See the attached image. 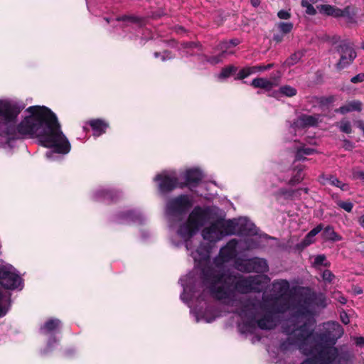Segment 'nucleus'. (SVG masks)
Masks as SVG:
<instances>
[{
    "mask_svg": "<svg viewBox=\"0 0 364 364\" xmlns=\"http://www.w3.org/2000/svg\"><path fill=\"white\" fill-rule=\"evenodd\" d=\"M257 237L245 241V247L232 239L223 247L215 258V267H208L213 279L210 289L216 299L232 308L240 318L238 324L242 333H252L258 326L262 329L274 328L279 320V314L291 307L293 298L289 295V284L286 280L275 281L272 284V293L264 292L259 302L242 301L240 294L260 291L269 282L264 274L244 277L235 275L224 269L225 264L233 259L238 251L249 250L259 247Z\"/></svg>",
    "mask_w": 364,
    "mask_h": 364,
    "instance_id": "1",
    "label": "nucleus"
},
{
    "mask_svg": "<svg viewBox=\"0 0 364 364\" xmlns=\"http://www.w3.org/2000/svg\"><path fill=\"white\" fill-rule=\"evenodd\" d=\"M173 231L186 243V247L194 262L207 263L211 247L192 240L201 229L204 240L216 243L231 235L255 236V225L247 218L225 220L224 212L216 206L196 205L186 218H180L171 225Z\"/></svg>",
    "mask_w": 364,
    "mask_h": 364,
    "instance_id": "2",
    "label": "nucleus"
},
{
    "mask_svg": "<svg viewBox=\"0 0 364 364\" xmlns=\"http://www.w3.org/2000/svg\"><path fill=\"white\" fill-rule=\"evenodd\" d=\"M208 262L207 263L195 262L194 271L180 279L183 289L181 299L191 308V313L195 317L196 322L210 323L219 316L211 309L206 308L205 311H202L203 306L198 308L197 304H194L196 302L200 305L209 294L215 298L210 289L213 276H210V272L206 266Z\"/></svg>",
    "mask_w": 364,
    "mask_h": 364,
    "instance_id": "3",
    "label": "nucleus"
},
{
    "mask_svg": "<svg viewBox=\"0 0 364 364\" xmlns=\"http://www.w3.org/2000/svg\"><path fill=\"white\" fill-rule=\"evenodd\" d=\"M289 310L295 311V314L282 323V328L289 327L291 329L300 330L303 328L304 325H306L309 333L314 336L313 344H316L319 350H323L328 346H333L343 334V329L338 323L328 322L323 326V332L318 336L311 331V315L309 311L297 308L292 302L291 307Z\"/></svg>",
    "mask_w": 364,
    "mask_h": 364,
    "instance_id": "4",
    "label": "nucleus"
},
{
    "mask_svg": "<svg viewBox=\"0 0 364 364\" xmlns=\"http://www.w3.org/2000/svg\"><path fill=\"white\" fill-rule=\"evenodd\" d=\"M304 325L303 328L291 329L284 327L283 331L287 336L285 341L282 342L280 349L283 351L299 349L305 355H313L301 364H327L323 351L319 350L316 344H313L314 336L309 334V330Z\"/></svg>",
    "mask_w": 364,
    "mask_h": 364,
    "instance_id": "5",
    "label": "nucleus"
},
{
    "mask_svg": "<svg viewBox=\"0 0 364 364\" xmlns=\"http://www.w3.org/2000/svg\"><path fill=\"white\" fill-rule=\"evenodd\" d=\"M0 285L9 290L21 291L23 288V280L17 269L2 261H0Z\"/></svg>",
    "mask_w": 364,
    "mask_h": 364,
    "instance_id": "6",
    "label": "nucleus"
},
{
    "mask_svg": "<svg viewBox=\"0 0 364 364\" xmlns=\"http://www.w3.org/2000/svg\"><path fill=\"white\" fill-rule=\"evenodd\" d=\"M161 193H167L176 188H183V182H179L177 173L173 170H165L156 175L154 178Z\"/></svg>",
    "mask_w": 364,
    "mask_h": 364,
    "instance_id": "7",
    "label": "nucleus"
},
{
    "mask_svg": "<svg viewBox=\"0 0 364 364\" xmlns=\"http://www.w3.org/2000/svg\"><path fill=\"white\" fill-rule=\"evenodd\" d=\"M193 203L192 197L188 195H181L171 198L166 203V214L170 217L178 216L188 210Z\"/></svg>",
    "mask_w": 364,
    "mask_h": 364,
    "instance_id": "8",
    "label": "nucleus"
},
{
    "mask_svg": "<svg viewBox=\"0 0 364 364\" xmlns=\"http://www.w3.org/2000/svg\"><path fill=\"white\" fill-rule=\"evenodd\" d=\"M235 267L241 272L264 273L268 271L267 261L257 257L242 261L237 259L235 261Z\"/></svg>",
    "mask_w": 364,
    "mask_h": 364,
    "instance_id": "9",
    "label": "nucleus"
},
{
    "mask_svg": "<svg viewBox=\"0 0 364 364\" xmlns=\"http://www.w3.org/2000/svg\"><path fill=\"white\" fill-rule=\"evenodd\" d=\"M323 355L327 364H346L348 360H351L353 355L348 351L339 352L333 346H328L323 350Z\"/></svg>",
    "mask_w": 364,
    "mask_h": 364,
    "instance_id": "10",
    "label": "nucleus"
},
{
    "mask_svg": "<svg viewBox=\"0 0 364 364\" xmlns=\"http://www.w3.org/2000/svg\"><path fill=\"white\" fill-rule=\"evenodd\" d=\"M322 120L319 114H299L291 126L292 132H299L304 129L315 127Z\"/></svg>",
    "mask_w": 364,
    "mask_h": 364,
    "instance_id": "11",
    "label": "nucleus"
},
{
    "mask_svg": "<svg viewBox=\"0 0 364 364\" xmlns=\"http://www.w3.org/2000/svg\"><path fill=\"white\" fill-rule=\"evenodd\" d=\"M338 52L341 55L339 62L337 66L339 69H343L346 66L348 65L356 57V53L354 49L350 46L349 43H342L338 48Z\"/></svg>",
    "mask_w": 364,
    "mask_h": 364,
    "instance_id": "12",
    "label": "nucleus"
},
{
    "mask_svg": "<svg viewBox=\"0 0 364 364\" xmlns=\"http://www.w3.org/2000/svg\"><path fill=\"white\" fill-rule=\"evenodd\" d=\"M181 177L184 179L183 187L188 186L189 187L195 186L203 178V173L198 168H191L186 169L181 174Z\"/></svg>",
    "mask_w": 364,
    "mask_h": 364,
    "instance_id": "13",
    "label": "nucleus"
},
{
    "mask_svg": "<svg viewBox=\"0 0 364 364\" xmlns=\"http://www.w3.org/2000/svg\"><path fill=\"white\" fill-rule=\"evenodd\" d=\"M279 77L274 76L268 78L257 77L252 80L251 85L255 88H262L266 91H270L273 87L279 84Z\"/></svg>",
    "mask_w": 364,
    "mask_h": 364,
    "instance_id": "14",
    "label": "nucleus"
},
{
    "mask_svg": "<svg viewBox=\"0 0 364 364\" xmlns=\"http://www.w3.org/2000/svg\"><path fill=\"white\" fill-rule=\"evenodd\" d=\"M88 124L90 126L93 131V135L95 136H100L105 134L107 129L109 127V124L107 121L102 119H92L88 122Z\"/></svg>",
    "mask_w": 364,
    "mask_h": 364,
    "instance_id": "15",
    "label": "nucleus"
},
{
    "mask_svg": "<svg viewBox=\"0 0 364 364\" xmlns=\"http://www.w3.org/2000/svg\"><path fill=\"white\" fill-rule=\"evenodd\" d=\"M61 322L57 318H50L41 327V332L44 335H54L60 328Z\"/></svg>",
    "mask_w": 364,
    "mask_h": 364,
    "instance_id": "16",
    "label": "nucleus"
},
{
    "mask_svg": "<svg viewBox=\"0 0 364 364\" xmlns=\"http://www.w3.org/2000/svg\"><path fill=\"white\" fill-rule=\"evenodd\" d=\"M227 48V43L223 44L220 48L221 52L218 55L205 57V60L211 65H216L223 62L228 55H232L233 53V51H228L225 50V48Z\"/></svg>",
    "mask_w": 364,
    "mask_h": 364,
    "instance_id": "17",
    "label": "nucleus"
},
{
    "mask_svg": "<svg viewBox=\"0 0 364 364\" xmlns=\"http://www.w3.org/2000/svg\"><path fill=\"white\" fill-rule=\"evenodd\" d=\"M11 306L10 296L0 289V318L4 316Z\"/></svg>",
    "mask_w": 364,
    "mask_h": 364,
    "instance_id": "18",
    "label": "nucleus"
},
{
    "mask_svg": "<svg viewBox=\"0 0 364 364\" xmlns=\"http://www.w3.org/2000/svg\"><path fill=\"white\" fill-rule=\"evenodd\" d=\"M318 12L321 14L338 18L339 8L329 4H322L316 6Z\"/></svg>",
    "mask_w": 364,
    "mask_h": 364,
    "instance_id": "19",
    "label": "nucleus"
},
{
    "mask_svg": "<svg viewBox=\"0 0 364 364\" xmlns=\"http://www.w3.org/2000/svg\"><path fill=\"white\" fill-rule=\"evenodd\" d=\"M321 182L323 184H330L331 186H336L339 188L342 191H348V185L346 183H343L338 178L333 176H323L321 178Z\"/></svg>",
    "mask_w": 364,
    "mask_h": 364,
    "instance_id": "20",
    "label": "nucleus"
},
{
    "mask_svg": "<svg viewBox=\"0 0 364 364\" xmlns=\"http://www.w3.org/2000/svg\"><path fill=\"white\" fill-rule=\"evenodd\" d=\"M318 153V151L312 148L306 147L305 146H301L297 148L295 153V160L296 161H301L305 160L306 159V156H310L314 154Z\"/></svg>",
    "mask_w": 364,
    "mask_h": 364,
    "instance_id": "21",
    "label": "nucleus"
},
{
    "mask_svg": "<svg viewBox=\"0 0 364 364\" xmlns=\"http://www.w3.org/2000/svg\"><path fill=\"white\" fill-rule=\"evenodd\" d=\"M356 9L354 7L348 6L343 9H339V17L345 18L348 22H354L355 21V16L356 14Z\"/></svg>",
    "mask_w": 364,
    "mask_h": 364,
    "instance_id": "22",
    "label": "nucleus"
},
{
    "mask_svg": "<svg viewBox=\"0 0 364 364\" xmlns=\"http://www.w3.org/2000/svg\"><path fill=\"white\" fill-rule=\"evenodd\" d=\"M323 230V225H318L314 229H312L305 237L301 242V246L303 247H306L314 242V237L318 234Z\"/></svg>",
    "mask_w": 364,
    "mask_h": 364,
    "instance_id": "23",
    "label": "nucleus"
},
{
    "mask_svg": "<svg viewBox=\"0 0 364 364\" xmlns=\"http://www.w3.org/2000/svg\"><path fill=\"white\" fill-rule=\"evenodd\" d=\"M142 215L139 213L135 211H128L120 214L121 222H141L142 220Z\"/></svg>",
    "mask_w": 364,
    "mask_h": 364,
    "instance_id": "24",
    "label": "nucleus"
},
{
    "mask_svg": "<svg viewBox=\"0 0 364 364\" xmlns=\"http://www.w3.org/2000/svg\"><path fill=\"white\" fill-rule=\"evenodd\" d=\"M323 236L326 240L333 242L340 241L342 239L341 236L337 234L331 226H327L323 230Z\"/></svg>",
    "mask_w": 364,
    "mask_h": 364,
    "instance_id": "25",
    "label": "nucleus"
},
{
    "mask_svg": "<svg viewBox=\"0 0 364 364\" xmlns=\"http://www.w3.org/2000/svg\"><path fill=\"white\" fill-rule=\"evenodd\" d=\"M237 70V68L230 65L228 66H226L223 68L221 70V72L218 75V79L220 80H225L229 77H230L232 75L235 73Z\"/></svg>",
    "mask_w": 364,
    "mask_h": 364,
    "instance_id": "26",
    "label": "nucleus"
},
{
    "mask_svg": "<svg viewBox=\"0 0 364 364\" xmlns=\"http://www.w3.org/2000/svg\"><path fill=\"white\" fill-rule=\"evenodd\" d=\"M315 3L316 0H302L301 4L306 9V14L314 16L316 14V9L314 7Z\"/></svg>",
    "mask_w": 364,
    "mask_h": 364,
    "instance_id": "27",
    "label": "nucleus"
},
{
    "mask_svg": "<svg viewBox=\"0 0 364 364\" xmlns=\"http://www.w3.org/2000/svg\"><path fill=\"white\" fill-rule=\"evenodd\" d=\"M280 93L282 95L287 96V97H293L296 95L297 91L296 90L291 87L289 85H284L280 87L279 89Z\"/></svg>",
    "mask_w": 364,
    "mask_h": 364,
    "instance_id": "28",
    "label": "nucleus"
},
{
    "mask_svg": "<svg viewBox=\"0 0 364 364\" xmlns=\"http://www.w3.org/2000/svg\"><path fill=\"white\" fill-rule=\"evenodd\" d=\"M277 26L278 29L284 34L289 33L293 28V24L291 22H279Z\"/></svg>",
    "mask_w": 364,
    "mask_h": 364,
    "instance_id": "29",
    "label": "nucleus"
},
{
    "mask_svg": "<svg viewBox=\"0 0 364 364\" xmlns=\"http://www.w3.org/2000/svg\"><path fill=\"white\" fill-rule=\"evenodd\" d=\"M340 130L344 133L350 134L352 132L350 122L348 120L343 119L338 123Z\"/></svg>",
    "mask_w": 364,
    "mask_h": 364,
    "instance_id": "30",
    "label": "nucleus"
},
{
    "mask_svg": "<svg viewBox=\"0 0 364 364\" xmlns=\"http://www.w3.org/2000/svg\"><path fill=\"white\" fill-rule=\"evenodd\" d=\"M154 55L156 58H160L161 61L170 60L173 58V55L167 50H164L162 53L156 52L154 53Z\"/></svg>",
    "mask_w": 364,
    "mask_h": 364,
    "instance_id": "31",
    "label": "nucleus"
},
{
    "mask_svg": "<svg viewBox=\"0 0 364 364\" xmlns=\"http://www.w3.org/2000/svg\"><path fill=\"white\" fill-rule=\"evenodd\" d=\"M302 54L300 52L295 53L286 60V64L289 66L296 64L301 58Z\"/></svg>",
    "mask_w": 364,
    "mask_h": 364,
    "instance_id": "32",
    "label": "nucleus"
},
{
    "mask_svg": "<svg viewBox=\"0 0 364 364\" xmlns=\"http://www.w3.org/2000/svg\"><path fill=\"white\" fill-rule=\"evenodd\" d=\"M337 205L348 213H350L353 208V204L350 201L338 200Z\"/></svg>",
    "mask_w": 364,
    "mask_h": 364,
    "instance_id": "33",
    "label": "nucleus"
},
{
    "mask_svg": "<svg viewBox=\"0 0 364 364\" xmlns=\"http://www.w3.org/2000/svg\"><path fill=\"white\" fill-rule=\"evenodd\" d=\"M57 342H58L57 338L54 336H51L48 341L45 352L48 353L50 350H52L53 348H54V346L57 344Z\"/></svg>",
    "mask_w": 364,
    "mask_h": 364,
    "instance_id": "34",
    "label": "nucleus"
},
{
    "mask_svg": "<svg viewBox=\"0 0 364 364\" xmlns=\"http://www.w3.org/2000/svg\"><path fill=\"white\" fill-rule=\"evenodd\" d=\"M250 75V72H249L247 68L245 67L238 72V73L235 79V80H242V79L247 77Z\"/></svg>",
    "mask_w": 364,
    "mask_h": 364,
    "instance_id": "35",
    "label": "nucleus"
},
{
    "mask_svg": "<svg viewBox=\"0 0 364 364\" xmlns=\"http://www.w3.org/2000/svg\"><path fill=\"white\" fill-rule=\"evenodd\" d=\"M334 274L330 270H325L322 274V278L324 281L331 282L334 279Z\"/></svg>",
    "mask_w": 364,
    "mask_h": 364,
    "instance_id": "36",
    "label": "nucleus"
},
{
    "mask_svg": "<svg viewBox=\"0 0 364 364\" xmlns=\"http://www.w3.org/2000/svg\"><path fill=\"white\" fill-rule=\"evenodd\" d=\"M349 104L350 107V109H351V111H360L362 109V104L359 101H351L349 102Z\"/></svg>",
    "mask_w": 364,
    "mask_h": 364,
    "instance_id": "37",
    "label": "nucleus"
},
{
    "mask_svg": "<svg viewBox=\"0 0 364 364\" xmlns=\"http://www.w3.org/2000/svg\"><path fill=\"white\" fill-rule=\"evenodd\" d=\"M302 168L299 169L298 172L293 176L290 182L292 183H299L303 179Z\"/></svg>",
    "mask_w": 364,
    "mask_h": 364,
    "instance_id": "38",
    "label": "nucleus"
},
{
    "mask_svg": "<svg viewBox=\"0 0 364 364\" xmlns=\"http://www.w3.org/2000/svg\"><path fill=\"white\" fill-rule=\"evenodd\" d=\"M277 16L281 19H289L291 17V14L289 11L285 10H281L277 13Z\"/></svg>",
    "mask_w": 364,
    "mask_h": 364,
    "instance_id": "39",
    "label": "nucleus"
},
{
    "mask_svg": "<svg viewBox=\"0 0 364 364\" xmlns=\"http://www.w3.org/2000/svg\"><path fill=\"white\" fill-rule=\"evenodd\" d=\"M109 192L105 189H100L96 191L95 193V198H107L108 197Z\"/></svg>",
    "mask_w": 364,
    "mask_h": 364,
    "instance_id": "40",
    "label": "nucleus"
},
{
    "mask_svg": "<svg viewBox=\"0 0 364 364\" xmlns=\"http://www.w3.org/2000/svg\"><path fill=\"white\" fill-rule=\"evenodd\" d=\"M350 81L353 83H358L364 81V73H359L357 75L353 77Z\"/></svg>",
    "mask_w": 364,
    "mask_h": 364,
    "instance_id": "41",
    "label": "nucleus"
},
{
    "mask_svg": "<svg viewBox=\"0 0 364 364\" xmlns=\"http://www.w3.org/2000/svg\"><path fill=\"white\" fill-rule=\"evenodd\" d=\"M326 260V257L323 255H318L315 257L314 264V265H321L323 264V262Z\"/></svg>",
    "mask_w": 364,
    "mask_h": 364,
    "instance_id": "42",
    "label": "nucleus"
},
{
    "mask_svg": "<svg viewBox=\"0 0 364 364\" xmlns=\"http://www.w3.org/2000/svg\"><path fill=\"white\" fill-rule=\"evenodd\" d=\"M353 176L354 178L357 179H363L364 180V171L360 170H355L353 172Z\"/></svg>",
    "mask_w": 364,
    "mask_h": 364,
    "instance_id": "43",
    "label": "nucleus"
},
{
    "mask_svg": "<svg viewBox=\"0 0 364 364\" xmlns=\"http://www.w3.org/2000/svg\"><path fill=\"white\" fill-rule=\"evenodd\" d=\"M350 104L349 102L346 104L345 105L341 107L338 111L340 112L341 114H346L349 112H352L351 109H350Z\"/></svg>",
    "mask_w": 364,
    "mask_h": 364,
    "instance_id": "44",
    "label": "nucleus"
},
{
    "mask_svg": "<svg viewBox=\"0 0 364 364\" xmlns=\"http://www.w3.org/2000/svg\"><path fill=\"white\" fill-rule=\"evenodd\" d=\"M355 343L357 346H364V338L358 337L355 338Z\"/></svg>",
    "mask_w": 364,
    "mask_h": 364,
    "instance_id": "45",
    "label": "nucleus"
},
{
    "mask_svg": "<svg viewBox=\"0 0 364 364\" xmlns=\"http://www.w3.org/2000/svg\"><path fill=\"white\" fill-rule=\"evenodd\" d=\"M341 321L343 323L348 324L349 323V318L346 314H341Z\"/></svg>",
    "mask_w": 364,
    "mask_h": 364,
    "instance_id": "46",
    "label": "nucleus"
},
{
    "mask_svg": "<svg viewBox=\"0 0 364 364\" xmlns=\"http://www.w3.org/2000/svg\"><path fill=\"white\" fill-rule=\"evenodd\" d=\"M336 299L342 304H345L347 301L346 299L342 295H338V296L336 297Z\"/></svg>",
    "mask_w": 364,
    "mask_h": 364,
    "instance_id": "47",
    "label": "nucleus"
},
{
    "mask_svg": "<svg viewBox=\"0 0 364 364\" xmlns=\"http://www.w3.org/2000/svg\"><path fill=\"white\" fill-rule=\"evenodd\" d=\"M356 125L359 129H360L363 131L364 134V122L361 120L358 121L356 122Z\"/></svg>",
    "mask_w": 364,
    "mask_h": 364,
    "instance_id": "48",
    "label": "nucleus"
},
{
    "mask_svg": "<svg viewBox=\"0 0 364 364\" xmlns=\"http://www.w3.org/2000/svg\"><path fill=\"white\" fill-rule=\"evenodd\" d=\"M247 68L250 72V75L257 73V66H252V67H247Z\"/></svg>",
    "mask_w": 364,
    "mask_h": 364,
    "instance_id": "49",
    "label": "nucleus"
},
{
    "mask_svg": "<svg viewBox=\"0 0 364 364\" xmlns=\"http://www.w3.org/2000/svg\"><path fill=\"white\" fill-rule=\"evenodd\" d=\"M46 156L49 160H53V150L48 151L46 154Z\"/></svg>",
    "mask_w": 364,
    "mask_h": 364,
    "instance_id": "50",
    "label": "nucleus"
},
{
    "mask_svg": "<svg viewBox=\"0 0 364 364\" xmlns=\"http://www.w3.org/2000/svg\"><path fill=\"white\" fill-rule=\"evenodd\" d=\"M194 44L192 43H185L181 45V47L183 50L191 48Z\"/></svg>",
    "mask_w": 364,
    "mask_h": 364,
    "instance_id": "51",
    "label": "nucleus"
},
{
    "mask_svg": "<svg viewBox=\"0 0 364 364\" xmlns=\"http://www.w3.org/2000/svg\"><path fill=\"white\" fill-rule=\"evenodd\" d=\"M250 2L254 7H257L260 4V0H250Z\"/></svg>",
    "mask_w": 364,
    "mask_h": 364,
    "instance_id": "52",
    "label": "nucleus"
},
{
    "mask_svg": "<svg viewBox=\"0 0 364 364\" xmlns=\"http://www.w3.org/2000/svg\"><path fill=\"white\" fill-rule=\"evenodd\" d=\"M274 40L276 41L277 42H281L282 41V36H279V35H274V37H273Z\"/></svg>",
    "mask_w": 364,
    "mask_h": 364,
    "instance_id": "53",
    "label": "nucleus"
},
{
    "mask_svg": "<svg viewBox=\"0 0 364 364\" xmlns=\"http://www.w3.org/2000/svg\"><path fill=\"white\" fill-rule=\"evenodd\" d=\"M257 73L263 72L265 70L264 65H256Z\"/></svg>",
    "mask_w": 364,
    "mask_h": 364,
    "instance_id": "54",
    "label": "nucleus"
},
{
    "mask_svg": "<svg viewBox=\"0 0 364 364\" xmlns=\"http://www.w3.org/2000/svg\"><path fill=\"white\" fill-rule=\"evenodd\" d=\"M359 223L363 228H364V215L359 218Z\"/></svg>",
    "mask_w": 364,
    "mask_h": 364,
    "instance_id": "55",
    "label": "nucleus"
},
{
    "mask_svg": "<svg viewBox=\"0 0 364 364\" xmlns=\"http://www.w3.org/2000/svg\"><path fill=\"white\" fill-rule=\"evenodd\" d=\"M273 66L274 65L272 63L268 64L267 65H264L265 70L271 69L272 68H273Z\"/></svg>",
    "mask_w": 364,
    "mask_h": 364,
    "instance_id": "56",
    "label": "nucleus"
},
{
    "mask_svg": "<svg viewBox=\"0 0 364 364\" xmlns=\"http://www.w3.org/2000/svg\"><path fill=\"white\" fill-rule=\"evenodd\" d=\"M355 292H356V294H362L363 291L361 289L359 288V289H356Z\"/></svg>",
    "mask_w": 364,
    "mask_h": 364,
    "instance_id": "57",
    "label": "nucleus"
},
{
    "mask_svg": "<svg viewBox=\"0 0 364 364\" xmlns=\"http://www.w3.org/2000/svg\"><path fill=\"white\" fill-rule=\"evenodd\" d=\"M230 43H232L233 46H235L237 44L236 41H232Z\"/></svg>",
    "mask_w": 364,
    "mask_h": 364,
    "instance_id": "58",
    "label": "nucleus"
},
{
    "mask_svg": "<svg viewBox=\"0 0 364 364\" xmlns=\"http://www.w3.org/2000/svg\"><path fill=\"white\" fill-rule=\"evenodd\" d=\"M301 191H304L305 193H307V188L301 189Z\"/></svg>",
    "mask_w": 364,
    "mask_h": 364,
    "instance_id": "59",
    "label": "nucleus"
},
{
    "mask_svg": "<svg viewBox=\"0 0 364 364\" xmlns=\"http://www.w3.org/2000/svg\"><path fill=\"white\" fill-rule=\"evenodd\" d=\"M172 242L175 245H178V243L174 242L173 240H172Z\"/></svg>",
    "mask_w": 364,
    "mask_h": 364,
    "instance_id": "60",
    "label": "nucleus"
},
{
    "mask_svg": "<svg viewBox=\"0 0 364 364\" xmlns=\"http://www.w3.org/2000/svg\"><path fill=\"white\" fill-rule=\"evenodd\" d=\"M300 168H299V169H300ZM296 169H299V168H298V167H296ZM299 171V170H297V171Z\"/></svg>",
    "mask_w": 364,
    "mask_h": 364,
    "instance_id": "61",
    "label": "nucleus"
},
{
    "mask_svg": "<svg viewBox=\"0 0 364 364\" xmlns=\"http://www.w3.org/2000/svg\"><path fill=\"white\" fill-rule=\"evenodd\" d=\"M363 48H364V46H363Z\"/></svg>",
    "mask_w": 364,
    "mask_h": 364,
    "instance_id": "62",
    "label": "nucleus"
},
{
    "mask_svg": "<svg viewBox=\"0 0 364 364\" xmlns=\"http://www.w3.org/2000/svg\"><path fill=\"white\" fill-rule=\"evenodd\" d=\"M363 48H364V46H363Z\"/></svg>",
    "mask_w": 364,
    "mask_h": 364,
    "instance_id": "63",
    "label": "nucleus"
}]
</instances>
